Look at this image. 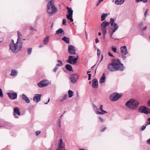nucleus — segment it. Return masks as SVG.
Here are the masks:
<instances>
[{"label":"nucleus","mask_w":150,"mask_h":150,"mask_svg":"<svg viewBox=\"0 0 150 150\" xmlns=\"http://www.w3.org/2000/svg\"><path fill=\"white\" fill-rule=\"evenodd\" d=\"M123 64L121 63L119 59H115L112 60L111 63L108 64L107 69L110 71H123L124 69Z\"/></svg>","instance_id":"f257e3e1"},{"label":"nucleus","mask_w":150,"mask_h":150,"mask_svg":"<svg viewBox=\"0 0 150 150\" xmlns=\"http://www.w3.org/2000/svg\"><path fill=\"white\" fill-rule=\"evenodd\" d=\"M23 42L17 43V42L16 43H14V40H11V42L10 44V50L13 52L16 53L19 51L22 47Z\"/></svg>","instance_id":"f03ea898"},{"label":"nucleus","mask_w":150,"mask_h":150,"mask_svg":"<svg viewBox=\"0 0 150 150\" xmlns=\"http://www.w3.org/2000/svg\"><path fill=\"white\" fill-rule=\"evenodd\" d=\"M57 9L54 4V1L52 0L50 1L47 5V11L50 14H52L56 13Z\"/></svg>","instance_id":"7ed1b4c3"},{"label":"nucleus","mask_w":150,"mask_h":150,"mask_svg":"<svg viewBox=\"0 0 150 150\" xmlns=\"http://www.w3.org/2000/svg\"><path fill=\"white\" fill-rule=\"evenodd\" d=\"M139 104V102L138 101L130 99L126 103L125 105L130 109L135 110L137 108Z\"/></svg>","instance_id":"20e7f679"},{"label":"nucleus","mask_w":150,"mask_h":150,"mask_svg":"<svg viewBox=\"0 0 150 150\" xmlns=\"http://www.w3.org/2000/svg\"><path fill=\"white\" fill-rule=\"evenodd\" d=\"M110 24V23L107 21H104L101 24V27L102 32L103 34L105 36V35L107 32V27Z\"/></svg>","instance_id":"39448f33"},{"label":"nucleus","mask_w":150,"mask_h":150,"mask_svg":"<svg viewBox=\"0 0 150 150\" xmlns=\"http://www.w3.org/2000/svg\"><path fill=\"white\" fill-rule=\"evenodd\" d=\"M120 50L122 58L123 60H125L126 58L125 55L128 53L127 47L125 46L121 47Z\"/></svg>","instance_id":"423d86ee"},{"label":"nucleus","mask_w":150,"mask_h":150,"mask_svg":"<svg viewBox=\"0 0 150 150\" xmlns=\"http://www.w3.org/2000/svg\"><path fill=\"white\" fill-rule=\"evenodd\" d=\"M72 57L70 55H69L68 59L66 60V62L70 64L75 65L77 63V61L79 58V56L77 55L76 57L73 59Z\"/></svg>","instance_id":"0eeeda50"},{"label":"nucleus","mask_w":150,"mask_h":150,"mask_svg":"<svg viewBox=\"0 0 150 150\" xmlns=\"http://www.w3.org/2000/svg\"><path fill=\"white\" fill-rule=\"evenodd\" d=\"M121 96L122 95L117 93H115L110 95V99L112 101H115L118 100Z\"/></svg>","instance_id":"6e6552de"},{"label":"nucleus","mask_w":150,"mask_h":150,"mask_svg":"<svg viewBox=\"0 0 150 150\" xmlns=\"http://www.w3.org/2000/svg\"><path fill=\"white\" fill-rule=\"evenodd\" d=\"M79 75L77 73L71 74L70 76V79L71 82L73 83H75L79 77Z\"/></svg>","instance_id":"1a4fd4ad"},{"label":"nucleus","mask_w":150,"mask_h":150,"mask_svg":"<svg viewBox=\"0 0 150 150\" xmlns=\"http://www.w3.org/2000/svg\"><path fill=\"white\" fill-rule=\"evenodd\" d=\"M139 112L147 114L150 113V110L147 107L144 106H141L139 109Z\"/></svg>","instance_id":"9d476101"},{"label":"nucleus","mask_w":150,"mask_h":150,"mask_svg":"<svg viewBox=\"0 0 150 150\" xmlns=\"http://www.w3.org/2000/svg\"><path fill=\"white\" fill-rule=\"evenodd\" d=\"M67 8L68 9V13L69 14V15H67V18L68 19H69L71 22H72L73 21V20L72 19L73 11L71 8L68 7H67Z\"/></svg>","instance_id":"9b49d317"},{"label":"nucleus","mask_w":150,"mask_h":150,"mask_svg":"<svg viewBox=\"0 0 150 150\" xmlns=\"http://www.w3.org/2000/svg\"><path fill=\"white\" fill-rule=\"evenodd\" d=\"M68 51L69 53L71 54H76L75 49L74 47L72 45H69L68 47Z\"/></svg>","instance_id":"f8f14e48"},{"label":"nucleus","mask_w":150,"mask_h":150,"mask_svg":"<svg viewBox=\"0 0 150 150\" xmlns=\"http://www.w3.org/2000/svg\"><path fill=\"white\" fill-rule=\"evenodd\" d=\"M65 143L63 142L62 139H61L59 142V147L57 150H65Z\"/></svg>","instance_id":"ddd939ff"},{"label":"nucleus","mask_w":150,"mask_h":150,"mask_svg":"<svg viewBox=\"0 0 150 150\" xmlns=\"http://www.w3.org/2000/svg\"><path fill=\"white\" fill-rule=\"evenodd\" d=\"M48 85V81L45 79L42 81L38 84V86L40 88L46 86Z\"/></svg>","instance_id":"4468645a"},{"label":"nucleus","mask_w":150,"mask_h":150,"mask_svg":"<svg viewBox=\"0 0 150 150\" xmlns=\"http://www.w3.org/2000/svg\"><path fill=\"white\" fill-rule=\"evenodd\" d=\"M42 96L41 94H36L34 95L33 100L36 103L39 102L41 100V97Z\"/></svg>","instance_id":"2eb2a0df"},{"label":"nucleus","mask_w":150,"mask_h":150,"mask_svg":"<svg viewBox=\"0 0 150 150\" xmlns=\"http://www.w3.org/2000/svg\"><path fill=\"white\" fill-rule=\"evenodd\" d=\"M14 114L13 115L16 118H18V117L16 116V114H17L18 115H21V113L18 107H16L14 109Z\"/></svg>","instance_id":"dca6fc26"},{"label":"nucleus","mask_w":150,"mask_h":150,"mask_svg":"<svg viewBox=\"0 0 150 150\" xmlns=\"http://www.w3.org/2000/svg\"><path fill=\"white\" fill-rule=\"evenodd\" d=\"M7 94L9 97L11 99H15L17 98V94L15 93H8Z\"/></svg>","instance_id":"f3484780"},{"label":"nucleus","mask_w":150,"mask_h":150,"mask_svg":"<svg viewBox=\"0 0 150 150\" xmlns=\"http://www.w3.org/2000/svg\"><path fill=\"white\" fill-rule=\"evenodd\" d=\"M99 110L101 112H100L99 111H97L96 112V114L97 115H103L105 113H107V112L103 110V105H102L100 106L99 107Z\"/></svg>","instance_id":"a211bd4d"},{"label":"nucleus","mask_w":150,"mask_h":150,"mask_svg":"<svg viewBox=\"0 0 150 150\" xmlns=\"http://www.w3.org/2000/svg\"><path fill=\"white\" fill-rule=\"evenodd\" d=\"M92 86L94 88H97L98 87V81L96 79H94L92 80Z\"/></svg>","instance_id":"6ab92c4d"},{"label":"nucleus","mask_w":150,"mask_h":150,"mask_svg":"<svg viewBox=\"0 0 150 150\" xmlns=\"http://www.w3.org/2000/svg\"><path fill=\"white\" fill-rule=\"evenodd\" d=\"M18 71L15 69H12L11 70V72L10 74V75L13 77H16L18 75Z\"/></svg>","instance_id":"aec40b11"},{"label":"nucleus","mask_w":150,"mask_h":150,"mask_svg":"<svg viewBox=\"0 0 150 150\" xmlns=\"http://www.w3.org/2000/svg\"><path fill=\"white\" fill-rule=\"evenodd\" d=\"M22 98L27 103H29L30 102L29 98L25 94H23L22 95Z\"/></svg>","instance_id":"412c9836"},{"label":"nucleus","mask_w":150,"mask_h":150,"mask_svg":"<svg viewBox=\"0 0 150 150\" xmlns=\"http://www.w3.org/2000/svg\"><path fill=\"white\" fill-rule=\"evenodd\" d=\"M105 74L104 73H103V74L102 76L100 79L99 83H104L105 81Z\"/></svg>","instance_id":"4be33fe9"},{"label":"nucleus","mask_w":150,"mask_h":150,"mask_svg":"<svg viewBox=\"0 0 150 150\" xmlns=\"http://www.w3.org/2000/svg\"><path fill=\"white\" fill-rule=\"evenodd\" d=\"M125 0H116L115 3L117 5H121L123 4Z\"/></svg>","instance_id":"5701e85b"},{"label":"nucleus","mask_w":150,"mask_h":150,"mask_svg":"<svg viewBox=\"0 0 150 150\" xmlns=\"http://www.w3.org/2000/svg\"><path fill=\"white\" fill-rule=\"evenodd\" d=\"M115 28L112 30V32L114 33L118 29L119 27V25L116 23H114V27Z\"/></svg>","instance_id":"b1692460"},{"label":"nucleus","mask_w":150,"mask_h":150,"mask_svg":"<svg viewBox=\"0 0 150 150\" xmlns=\"http://www.w3.org/2000/svg\"><path fill=\"white\" fill-rule=\"evenodd\" d=\"M18 38L17 40V43L18 42H21V39L22 36V35L19 32H18Z\"/></svg>","instance_id":"393cba45"},{"label":"nucleus","mask_w":150,"mask_h":150,"mask_svg":"<svg viewBox=\"0 0 150 150\" xmlns=\"http://www.w3.org/2000/svg\"><path fill=\"white\" fill-rule=\"evenodd\" d=\"M62 40L65 41L68 44L69 43V39L68 38L64 36L62 38Z\"/></svg>","instance_id":"a878e982"},{"label":"nucleus","mask_w":150,"mask_h":150,"mask_svg":"<svg viewBox=\"0 0 150 150\" xmlns=\"http://www.w3.org/2000/svg\"><path fill=\"white\" fill-rule=\"evenodd\" d=\"M65 68L69 71H71L73 69L72 66L69 64H66L65 65Z\"/></svg>","instance_id":"bb28decb"},{"label":"nucleus","mask_w":150,"mask_h":150,"mask_svg":"<svg viewBox=\"0 0 150 150\" xmlns=\"http://www.w3.org/2000/svg\"><path fill=\"white\" fill-rule=\"evenodd\" d=\"M49 41V37L48 36H47L44 39L43 42L44 44L47 45Z\"/></svg>","instance_id":"cd10ccee"},{"label":"nucleus","mask_w":150,"mask_h":150,"mask_svg":"<svg viewBox=\"0 0 150 150\" xmlns=\"http://www.w3.org/2000/svg\"><path fill=\"white\" fill-rule=\"evenodd\" d=\"M108 15V14L107 13L103 14L101 16V21H103L105 20Z\"/></svg>","instance_id":"c85d7f7f"},{"label":"nucleus","mask_w":150,"mask_h":150,"mask_svg":"<svg viewBox=\"0 0 150 150\" xmlns=\"http://www.w3.org/2000/svg\"><path fill=\"white\" fill-rule=\"evenodd\" d=\"M64 33L63 30L62 28H60L56 31L55 34L56 35L60 33Z\"/></svg>","instance_id":"c756f323"},{"label":"nucleus","mask_w":150,"mask_h":150,"mask_svg":"<svg viewBox=\"0 0 150 150\" xmlns=\"http://www.w3.org/2000/svg\"><path fill=\"white\" fill-rule=\"evenodd\" d=\"M73 92L72 91L69 90L68 91L69 97V98L73 96Z\"/></svg>","instance_id":"7c9ffc66"},{"label":"nucleus","mask_w":150,"mask_h":150,"mask_svg":"<svg viewBox=\"0 0 150 150\" xmlns=\"http://www.w3.org/2000/svg\"><path fill=\"white\" fill-rule=\"evenodd\" d=\"M109 22L110 23V24L112 26L114 27V20L113 18H110V22Z\"/></svg>","instance_id":"2f4dec72"},{"label":"nucleus","mask_w":150,"mask_h":150,"mask_svg":"<svg viewBox=\"0 0 150 150\" xmlns=\"http://www.w3.org/2000/svg\"><path fill=\"white\" fill-rule=\"evenodd\" d=\"M93 109H94V110L95 111V112L96 113V112L97 111H98V108L97 107L96 105L94 104H93Z\"/></svg>","instance_id":"473e14b6"},{"label":"nucleus","mask_w":150,"mask_h":150,"mask_svg":"<svg viewBox=\"0 0 150 150\" xmlns=\"http://www.w3.org/2000/svg\"><path fill=\"white\" fill-rule=\"evenodd\" d=\"M68 96H67V94H65V95H64L63 97H62V98L60 100V101L61 102H62L64 100H65V99H66L67 98Z\"/></svg>","instance_id":"72a5a7b5"},{"label":"nucleus","mask_w":150,"mask_h":150,"mask_svg":"<svg viewBox=\"0 0 150 150\" xmlns=\"http://www.w3.org/2000/svg\"><path fill=\"white\" fill-rule=\"evenodd\" d=\"M57 62L58 63V64H57V65H58L59 66H61L62 65L63 63L61 60H57Z\"/></svg>","instance_id":"f704fd0d"},{"label":"nucleus","mask_w":150,"mask_h":150,"mask_svg":"<svg viewBox=\"0 0 150 150\" xmlns=\"http://www.w3.org/2000/svg\"><path fill=\"white\" fill-rule=\"evenodd\" d=\"M143 1L144 3H146L147 1V0H135L136 2H140Z\"/></svg>","instance_id":"c9c22d12"},{"label":"nucleus","mask_w":150,"mask_h":150,"mask_svg":"<svg viewBox=\"0 0 150 150\" xmlns=\"http://www.w3.org/2000/svg\"><path fill=\"white\" fill-rule=\"evenodd\" d=\"M32 49L31 48H29L27 50V51L28 55L30 54L31 53Z\"/></svg>","instance_id":"e433bc0d"},{"label":"nucleus","mask_w":150,"mask_h":150,"mask_svg":"<svg viewBox=\"0 0 150 150\" xmlns=\"http://www.w3.org/2000/svg\"><path fill=\"white\" fill-rule=\"evenodd\" d=\"M112 50L114 52H116L117 48L113 46L112 47Z\"/></svg>","instance_id":"4c0bfd02"},{"label":"nucleus","mask_w":150,"mask_h":150,"mask_svg":"<svg viewBox=\"0 0 150 150\" xmlns=\"http://www.w3.org/2000/svg\"><path fill=\"white\" fill-rule=\"evenodd\" d=\"M66 22L67 21L66 19H63L62 21V24L64 25H66Z\"/></svg>","instance_id":"58836bf2"},{"label":"nucleus","mask_w":150,"mask_h":150,"mask_svg":"<svg viewBox=\"0 0 150 150\" xmlns=\"http://www.w3.org/2000/svg\"><path fill=\"white\" fill-rule=\"evenodd\" d=\"M58 67H59L58 65H57V64L56 65L54 69V72H56L57 71V70L58 68Z\"/></svg>","instance_id":"ea45409f"},{"label":"nucleus","mask_w":150,"mask_h":150,"mask_svg":"<svg viewBox=\"0 0 150 150\" xmlns=\"http://www.w3.org/2000/svg\"><path fill=\"white\" fill-rule=\"evenodd\" d=\"M30 29L31 30L35 31H36V29H34V28L32 26H30Z\"/></svg>","instance_id":"a19ab883"},{"label":"nucleus","mask_w":150,"mask_h":150,"mask_svg":"<svg viewBox=\"0 0 150 150\" xmlns=\"http://www.w3.org/2000/svg\"><path fill=\"white\" fill-rule=\"evenodd\" d=\"M109 33H110V38L112 39H113V38L112 37V35L114 33H113L112 32H111L110 31H109Z\"/></svg>","instance_id":"79ce46f5"},{"label":"nucleus","mask_w":150,"mask_h":150,"mask_svg":"<svg viewBox=\"0 0 150 150\" xmlns=\"http://www.w3.org/2000/svg\"><path fill=\"white\" fill-rule=\"evenodd\" d=\"M146 126L143 125L142 126V127L140 129L142 131H143L146 128Z\"/></svg>","instance_id":"37998d69"},{"label":"nucleus","mask_w":150,"mask_h":150,"mask_svg":"<svg viewBox=\"0 0 150 150\" xmlns=\"http://www.w3.org/2000/svg\"><path fill=\"white\" fill-rule=\"evenodd\" d=\"M139 26L140 27H142L143 26V23L142 22H140L139 23Z\"/></svg>","instance_id":"c03bdc74"},{"label":"nucleus","mask_w":150,"mask_h":150,"mask_svg":"<svg viewBox=\"0 0 150 150\" xmlns=\"http://www.w3.org/2000/svg\"><path fill=\"white\" fill-rule=\"evenodd\" d=\"M100 54V50L98 49L97 50V55L98 56Z\"/></svg>","instance_id":"a18cd8bd"},{"label":"nucleus","mask_w":150,"mask_h":150,"mask_svg":"<svg viewBox=\"0 0 150 150\" xmlns=\"http://www.w3.org/2000/svg\"><path fill=\"white\" fill-rule=\"evenodd\" d=\"M0 96L1 97L3 96V93L1 89H0Z\"/></svg>","instance_id":"49530a36"},{"label":"nucleus","mask_w":150,"mask_h":150,"mask_svg":"<svg viewBox=\"0 0 150 150\" xmlns=\"http://www.w3.org/2000/svg\"><path fill=\"white\" fill-rule=\"evenodd\" d=\"M41 132L39 131H37L36 132L35 134L36 136H38L40 134Z\"/></svg>","instance_id":"de8ad7c7"},{"label":"nucleus","mask_w":150,"mask_h":150,"mask_svg":"<svg viewBox=\"0 0 150 150\" xmlns=\"http://www.w3.org/2000/svg\"><path fill=\"white\" fill-rule=\"evenodd\" d=\"M148 10H149V9H147L144 13V15L145 17H146V16L147 15V12L148 11Z\"/></svg>","instance_id":"09e8293b"},{"label":"nucleus","mask_w":150,"mask_h":150,"mask_svg":"<svg viewBox=\"0 0 150 150\" xmlns=\"http://www.w3.org/2000/svg\"><path fill=\"white\" fill-rule=\"evenodd\" d=\"M149 125H150V121L149 122H146L145 126H146H146Z\"/></svg>","instance_id":"8fccbe9b"},{"label":"nucleus","mask_w":150,"mask_h":150,"mask_svg":"<svg viewBox=\"0 0 150 150\" xmlns=\"http://www.w3.org/2000/svg\"><path fill=\"white\" fill-rule=\"evenodd\" d=\"M99 119L100 121L101 122H102L103 121V119L100 117H99Z\"/></svg>","instance_id":"3c124183"},{"label":"nucleus","mask_w":150,"mask_h":150,"mask_svg":"<svg viewBox=\"0 0 150 150\" xmlns=\"http://www.w3.org/2000/svg\"><path fill=\"white\" fill-rule=\"evenodd\" d=\"M95 42L96 43H97L99 42V40L98 38H96L95 39Z\"/></svg>","instance_id":"603ef678"},{"label":"nucleus","mask_w":150,"mask_h":150,"mask_svg":"<svg viewBox=\"0 0 150 150\" xmlns=\"http://www.w3.org/2000/svg\"><path fill=\"white\" fill-rule=\"evenodd\" d=\"M110 57H113V56L112 54H111L110 52H109L108 53Z\"/></svg>","instance_id":"864d4df0"},{"label":"nucleus","mask_w":150,"mask_h":150,"mask_svg":"<svg viewBox=\"0 0 150 150\" xmlns=\"http://www.w3.org/2000/svg\"><path fill=\"white\" fill-rule=\"evenodd\" d=\"M106 129V127H105L103 129H102V130H101V131L102 132H103L104 131H105V129Z\"/></svg>","instance_id":"5fc2aeb1"},{"label":"nucleus","mask_w":150,"mask_h":150,"mask_svg":"<svg viewBox=\"0 0 150 150\" xmlns=\"http://www.w3.org/2000/svg\"><path fill=\"white\" fill-rule=\"evenodd\" d=\"M147 143L150 144V138L147 140Z\"/></svg>","instance_id":"6e6d98bb"},{"label":"nucleus","mask_w":150,"mask_h":150,"mask_svg":"<svg viewBox=\"0 0 150 150\" xmlns=\"http://www.w3.org/2000/svg\"><path fill=\"white\" fill-rule=\"evenodd\" d=\"M50 98H49L48 99V101L46 103H44L45 104H47L50 101Z\"/></svg>","instance_id":"4d7b16f0"},{"label":"nucleus","mask_w":150,"mask_h":150,"mask_svg":"<svg viewBox=\"0 0 150 150\" xmlns=\"http://www.w3.org/2000/svg\"><path fill=\"white\" fill-rule=\"evenodd\" d=\"M103 58V55H102L101 57V60L100 61V62L102 60Z\"/></svg>","instance_id":"13d9d810"},{"label":"nucleus","mask_w":150,"mask_h":150,"mask_svg":"<svg viewBox=\"0 0 150 150\" xmlns=\"http://www.w3.org/2000/svg\"><path fill=\"white\" fill-rule=\"evenodd\" d=\"M148 105H150V100H149L148 102Z\"/></svg>","instance_id":"bf43d9fd"},{"label":"nucleus","mask_w":150,"mask_h":150,"mask_svg":"<svg viewBox=\"0 0 150 150\" xmlns=\"http://www.w3.org/2000/svg\"><path fill=\"white\" fill-rule=\"evenodd\" d=\"M146 28H147V27H144L143 28V30H146Z\"/></svg>","instance_id":"052dcab7"},{"label":"nucleus","mask_w":150,"mask_h":150,"mask_svg":"<svg viewBox=\"0 0 150 150\" xmlns=\"http://www.w3.org/2000/svg\"><path fill=\"white\" fill-rule=\"evenodd\" d=\"M85 35H88L86 32V30H85Z\"/></svg>","instance_id":"680f3d73"},{"label":"nucleus","mask_w":150,"mask_h":150,"mask_svg":"<svg viewBox=\"0 0 150 150\" xmlns=\"http://www.w3.org/2000/svg\"><path fill=\"white\" fill-rule=\"evenodd\" d=\"M91 77L88 76V80H90L91 79Z\"/></svg>","instance_id":"e2e57ef3"},{"label":"nucleus","mask_w":150,"mask_h":150,"mask_svg":"<svg viewBox=\"0 0 150 150\" xmlns=\"http://www.w3.org/2000/svg\"><path fill=\"white\" fill-rule=\"evenodd\" d=\"M101 33H100V32L99 33H98V35H99V36L100 35H101Z\"/></svg>","instance_id":"0e129e2a"},{"label":"nucleus","mask_w":150,"mask_h":150,"mask_svg":"<svg viewBox=\"0 0 150 150\" xmlns=\"http://www.w3.org/2000/svg\"><path fill=\"white\" fill-rule=\"evenodd\" d=\"M88 76L91 77V74H88Z\"/></svg>","instance_id":"69168bd1"},{"label":"nucleus","mask_w":150,"mask_h":150,"mask_svg":"<svg viewBox=\"0 0 150 150\" xmlns=\"http://www.w3.org/2000/svg\"><path fill=\"white\" fill-rule=\"evenodd\" d=\"M147 120L148 121H150V118H149L148 119H147Z\"/></svg>","instance_id":"338daca9"},{"label":"nucleus","mask_w":150,"mask_h":150,"mask_svg":"<svg viewBox=\"0 0 150 150\" xmlns=\"http://www.w3.org/2000/svg\"><path fill=\"white\" fill-rule=\"evenodd\" d=\"M79 150H86L85 149H79Z\"/></svg>","instance_id":"774afa93"}]
</instances>
